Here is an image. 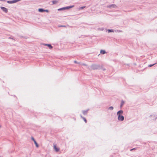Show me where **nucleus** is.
Listing matches in <instances>:
<instances>
[{
    "instance_id": "f257e3e1",
    "label": "nucleus",
    "mask_w": 157,
    "mask_h": 157,
    "mask_svg": "<svg viewBox=\"0 0 157 157\" xmlns=\"http://www.w3.org/2000/svg\"><path fill=\"white\" fill-rule=\"evenodd\" d=\"M53 146L54 149L56 152H58L59 151V148L57 147L56 144H54Z\"/></svg>"
},
{
    "instance_id": "f03ea898",
    "label": "nucleus",
    "mask_w": 157,
    "mask_h": 157,
    "mask_svg": "<svg viewBox=\"0 0 157 157\" xmlns=\"http://www.w3.org/2000/svg\"><path fill=\"white\" fill-rule=\"evenodd\" d=\"M124 117L122 116L119 115L118 116V119L119 121H122L124 120Z\"/></svg>"
},
{
    "instance_id": "7ed1b4c3",
    "label": "nucleus",
    "mask_w": 157,
    "mask_h": 157,
    "mask_svg": "<svg viewBox=\"0 0 157 157\" xmlns=\"http://www.w3.org/2000/svg\"><path fill=\"white\" fill-rule=\"evenodd\" d=\"M1 8L2 10L5 13H7L8 12L7 9L6 8L3 7H1Z\"/></svg>"
},
{
    "instance_id": "20e7f679",
    "label": "nucleus",
    "mask_w": 157,
    "mask_h": 157,
    "mask_svg": "<svg viewBox=\"0 0 157 157\" xmlns=\"http://www.w3.org/2000/svg\"><path fill=\"white\" fill-rule=\"evenodd\" d=\"M44 45L45 46H48V47L49 48V49H52V47L51 46V45L50 44H44Z\"/></svg>"
},
{
    "instance_id": "39448f33",
    "label": "nucleus",
    "mask_w": 157,
    "mask_h": 157,
    "mask_svg": "<svg viewBox=\"0 0 157 157\" xmlns=\"http://www.w3.org/2000/svg\"><path fill=\"white\" fill-rule=\"evenodd\" d=\"M123 111L122 110H120L117 113V115L118 116L119 115H121V114H122L123 113Z\"/></svg>"
},
{
    "instance_id": "423d86ee",
    "label": "nucleus",
    "mask_w": 157,
    "mask_h": 157,
    "mask_svg": "<svg viewBox=\"0 0 157 157\" xmlns=\"http://www.w3.org/2000/svg\"><path fill=\"white\" fill-rule=\"evenodd\" d=\"M100 53L102 54H104L105 53V52L104 50H101L100 51Z\"/></svg>"
},
{
    "instance_id": "0eeeda50",
    "label": "nucleus",
    "mask_w": 157,
    "mask_h": 157,
    "mask_svg": "<svg viewBox=\"0 0 157 157\" xmlns=\"http://www.w3.org/2000/svg\"><path fill=\"white\" fill-rule=\"evenodd\" d=\"M81 117L83 119V120L86 123L87 121L85 117H83L82 116H81Z\"/></svg>"
},
{
    "instance_id": "6e6552de",
    "label": "nucleus",
    "mask_w": 157,
    "mask_h": 157,
    "mask_svg": "<svg viewBox=\"0 0 157 157\" xmlns=\"http://www.w3.org/2000/svg\"><path fill=\"white\" fill-rule=\"evenodd\" d=\"M40 12H43L44 11H45V10H44L43 9H39L38 10Z\"/></svg>"
},
{
    "instance_id": "1a4fd4ad",
    "label": "nucleus",
    "mask_w": 157,
    "mask_h": 157,
    "mask_svg": "<svg viewBox=\"0 0 157 157\" xmlns=\"http://www.w3.org/2000/svg\"><path fill=\"white\" fill-rule=\"evenodd\" d=\"M116 7V6L115 5H112L110 6H109V7H113V8H115Z\"/></svg>"
},
{
    "instance_id": "9d476101",
    "label": "nucleus",
    "mask_w": 157,
    "mask_h": 157,
    "mask_svg": "<svg viewBox=\"0 0 157 157\" xmlns=\"http://www.w3.org/2000/svg\"><path fill=\"white\" fill-rule=\"evenodd\" d=\"M52 4H56L57 2V1H52Z\"/></svg>"
},
{
    "instance_id": "9b49d317",
    "label": "nucleus",
    "mask_w": 157,
    "mask_h": 157,
    "mask_svg": "<svg viewBox=\"0 0 157 157\" xmlns=\"http://www.w3.org/2000/svg\"><path fill=\"white\" fill-rule=\"evenodd\" d=\"M34 143L35 144L36 147H39L38 145V144L37 143H36V141H35V142Z\"/></svg>"
},
{
    "instance_id": "f8f14e48",
    "label": "nucleus",
    "mask_w": 157,
    "mask_h": 157,
    "mask_svg": "<svg viewBox=\"0 0 157 157\" xmlns=\"http://www.w3.org/2000/svg\"><path fill=\"white\" fill-rule=\"evenodd\" d=\"M109 109H110L111 110H113V107L112 106H111V107H110L109 108Z\"/></svg>"
},
{
    "instance_id": "ddd939ff",
    "label": "nucleus",
    "mask_w": 157,
    "mask_h": 157,
    "mask_svg": "<svg viewBox=\"0 0 157 157\" xmlns=\"http://www.w3.org/2000/svg\"><path fill=\"white\" fill-rule=\"evenodd\" d=\"M108 32L109 33V32H113V30H109V29L108 30Z\"/></svg>"
},
{
    "instance_id": "4468645a",
    "label": "nucleus",
    "mask_w": 157,
    "mask_h": 157,
    "mask_svg": "<svg viewBox=\"0 0 157 157\" xmlns=\"http://www.w3.org/2000/svg\"><path fill=\"white\" fill-rule=\"evenodd\" d=\"M87 112L86 111H83V113L84 114H86L87 113Z\"/></svg>"
},
{
    "instance_id": "2eb2a0df",
    "label": "nucleus",
    "mask_w": 157,
    "mask_h": 157,
    "mask_svg": "<svg viewBox=\"0 0 157 157\" xmlns=\"http://www.w3.org/2000/svg\"><path fill=\"white\" fill-rule=\"evenodd\" d=\"M85 6H82L80 7L79 9L80 10L82 9H83L85 8Z\"/></svg>"
},
{
    "instance_id": "dca6fc26",
    "label": "nucleus",
    "mask_w": 157,
    "mask_h": 157,
    "mask_svg": "<svg viewBox=\"0 0 157 157\" xmlns=\"http://www.w3.org/2000/svg\"><path fill=\"white\" fill-rule=\"evenodd\" d=\"M156 63H155V64H150V65H148V67H151L152 66H153Z\"/></svg>"
},
{
    "instance_id": "f3484780",
    "label": "nucleus",
    "mask_w": 157,
    "mask_h": 157,
    "mask_svg": "<svg viewBox=\"0 0 157 157\" xmlns=\"http://www.w3.org/2000/svg\"><path fill=\"white\" fill-rule=\"evenodd\" d=\"M124 104V102L123 101H122V102H121V107Z\"/></svg>"
},
{
    "instance_id": "a211bd4d",
    "label": "nucleus",
    "mask_w": 157,
    "mask_h": 157,
    "mask_svg": "<svg viewBox=\"0 0 157 157\" xmlns=\"http://www.w3.org/2000/svg\"><path fill=\"white\" fill-rule=\"evenodd\" d=\"M32 139L33 140V141L35 142V141H36V140H35V139H34L33 137L32 138Z\"/></svg>"
},
{
    "instance_id": "6ab92c4d",
    "label": "nucleus",
    "mask_w": 157,
    "mask_h": 157,
    "mask_svg": "<svg viewBox=\"0 0 157 157\" xmlns=\"http://www.w3.org/2000/svg\"><path fill=\"white\" fill-rule=\"evenodd\" d=\"M135 148H133V149H131L130 150V151H132V150H135Z\"/></svg>"
},
{
    "instance_id": "aec40b11",
    "label": "nucleus",
    "mask_w": 157,
    "mask_h": 157,
    "mask_svg": "<svg viewBox=\"0 0 157 157\" xmlns=\"http://www.w3.org/2000/svg\"><path fill=\"white\" fill-rule=\"evenodd\" d=\"M73 6H70V7H68H68H67V8H71V7H73Z\"/></svg>"
},
{
    "instance_id": "412c9836",
    "label": "nucleus",
    "mask_w": 157,
    "mask_h": 157,
    "mask_svg": "<svg viewBox=\"0 0 157 157\" xmlns=\"http://www.w3.org/2000/svg\"><path fill=\"white\" fill-rule=\"evenodd\" d=\"M74 62H75V63H77V62L76 61H74Z\"/></svg>"
},
{
    "instance_id": "4be33fe9",
    "label": "nucleus",
    "mask_w": 157,
    "mask_h": 157,
    "mask_svg": "<svg viewBox=\"0 0 157 157\" xmlns=\"http://www.w3.org/2000/svg\"><path fill=\"white\" fill-rule=\"evenodd\" d=\"M45 11H46V12H48V10H45Z\"/></svg>"
},
{
    "instance_id": "5701e85b",
    "label": "nucleus",
    "mask_w": 157,
    "mask_h": 157,
    "mask_svg": "<svg viewBox=\"0 0 157 157\" xmlns=\"http://www.w3.org/2000/svg\"><path fill=\"white\" fill-rule=\"evenodd\" d=\"M61 27H63V26H60Z\"/></svg>"
},
{
    "instance_id": "b1692460",
    "label": "nucleus",
    "mask_w": 157,
    "mask_h": 157,
    "mask_svg": "<svg viewBox=\"0 0 157 157\" xmlns=\"http://www.w3.org/2000/svg\"><path fill=\"white\" fill-rule=\"evenodd\" d=\"M20 0H17V1H20Z\"/></svg>"
},
{
    "instance_id": "393cba45",
    "label": "nucleus",
    "mask_w": 157,
    "mask_h": 157,
    "mask_svg": "<svg viewBox=\"0 0 157 157\" xmlns=\"http://www.w3.org/2000/svg\"><path fill=\"white\" fill-rule=\"evenodd\" d=\"M1 127V126L0 125V128Z\"/></svg>"
}]
</instances>
